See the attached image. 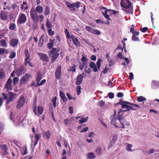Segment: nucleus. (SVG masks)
I'll list each match as a JSON object with an SVG mask.
<instances>
[{
  "mask_svg": "<svg viewBox=\"0 0 159 159\" xmlns=\"http://www.w3.org/2000/svg\"><path fill=\"white\" fill-rule=\"evenodd\" d=\"M120 5L123 8L122 10L126 13L132 14L133 12V7L131 2L129 0H121Z\"/></svg>",
  "mask_w": 159,
  "mask_h": 159,
  "instance_id": "obj_1",
  "label": "nucleus"
},
{
  "mask_svg": "<svg viewBox=\"0 0 159 159\" xmlns=\"http://www.w3.org/2000/svg\"><path fill=\"white\" fill-rule=\"evenodd\" d=\"M131 105L136 107L139 108H140V107L139 105L133 104L128 102L124 101L123 100H122L121 107L122 108H125L126 109V110H125L126 112L130 110L135 111L136 110V109H135V108L132 106Z\"/></svg>",
  "mask_w": 159,
  "mask_h": 159,
  "instance_id": "obj_2",
  "label": "nucleus"
},
{
  "mask_svg": "<svg viewBox=\"0 0 159 159\" xmlns=\"http://www.w3.org/2000/svg\"><path fill=\"white\" fill-rule=\"evenodd\" d=\"M101 60L100 58H99L96 62V65L95 63L93 61H91L89 64L90 68L93 69V71L94 72L98 71L100 69L101 66Z\"/></svg>",
  "mask_w": 159,
  "mask_h": 159,
  "instance_id": "obj_3",
  "label": "nucleus"
},
{
  "mask_svg": "<svg viewBox=\"0 0 159 159\" xmlns=\"http://www.w3.org/2000/svg\"><path fill=\"white\" fill-rule=\"evenodd\" d=\"M66 4L67 7L71 11L75 12L76 11L75 8H79L80 7L81 2L80 1H78L76 3L71 4L68 1H67Z\"/></svg>",
  "mask_w": 159,
  "mask_h": 159,
  "instance_id": "obj_4",
  "label": "nucleus"
},
{
  "mask_svg": "<svg viewBox=\"0 0 159 159\" xmlns=\"http://www.w3.org/2000/svg\"><path fill=\"white\" fill-rule=\"evenodd\" d=\"M7 95L8 96V98L6 103V108L7 110H8L10 108V107H7V105H8L11 102H12V101H13V100L15 98V96L16 95V94L15 93H13L11 91H10L9 92Z\"/></svg>",
  "mask_w": 159,
  "mask_h": 159,
  "instance_id": "obj_5",
  "label": "nucleus"
},
{
  "mask_svg": "<svg viewBox=\"0 0 159 159\" xmlns=\"http://www.w3.org/2000/svg\"><path fill=\"white\" fill-rule=\"evenodd\" d=\"M30 16L32 20L36 22L39 21V16L33 8H32L30 11Z\"/></svg>",
  "mask_w": 159,
  "mask_h": 159,
  "instance_id": "obj_6",
  "label": "nucleus"
},
{
  "mask_svg": "<svg viewBox=\"0 0 159 159\" xmlns=\"http://www.w3.org/2000/svg\"><path fill=\"white\" fill-rule=\"evenodd\" d=\"M25 99L23 95H21L17 103L16 108L17 109H20L25 103Z\"/></svg>",
  "mask_w": 159,
  "mask_h": 159,
  "instance_id": "obj_7",
  "label": "nucleus"
},
{
  "mask_svg": "<svg viewBox=\"0 0 159 159\" xmlns=\"http://www.w3.org/2000/svg\"><path fill=\"white\" fill-rule=\"evenodd\" d=\"M16 70V75L19 77V76H20L26 72L27 71V69L25 65H22L20 68H18Z\"/></svg>",
  "mask_w": 159,
  "mask_h": 159,
  "instance_id": "obj_8",
  "label": "nucleus"
},
{
  "mask_svg": "<svg viewBox=\"0 0 159 159\" xmlns=\"http://www.w3.org/2000/svg\"><path fill=\"white\" fill-rule=\"evenodd\" d=\"M27 17L26 15L23 13H20L18 16V19L17 20V23L18 24H22L25 23L27 21Z\"/></svg>",
  "mask_w": 159,
  "mask_h": 159,
  "instance_id": "obj_9",
  "label": "nucleus"
},
{
  "mask_svg": "<svg viewBox=\"0 0 159 159\" xmlns=\"http://www.w3.org/2000/svg\"><path fill=\"white\" fill-rule=\"evenodd\" d=\"M61 66L59 65L56 70L55 73V77L57 79H61Z\"/></svg>",
  "mask_w": 159,
  "mask_h": 159,
  "instance_id": "obj_10",
  "label": "nucleus"
},
{
  "mask_svg": "<svg viewBox=\"0 0 159 159\" xmlns=\"http://www.w3.org/2000/svg\"><path fill=\"white\" fill-rule=\"evenodd\" d=\"M40 59L43 62H48L49 61V57L47 55L41 52L37 53Z\"/></svg>",
  "mask_w": 159,
  "mask_h": 159,
  "instance_id": "obj_11",
  "label": "nucleus"
},
{
  "mask_svg": "<svg viewBox=\"0 0 159 159\" xmlns=\"http://www.w3.org/2000/svg\"><path fill=\"white\" fill-rule=\"evenodd\" d=\"M84 73L80 74H79L76 78V85H79L81 84L84 78Z\"/></svg>",
  "mask_w": 159,
  "mask_h": 159,
  "instance_id": "obj_12",
  "label": "nucleus"
},
{
  "mask_svg": "<svg viewBox=\"0 0 159 159\" xmlns=\"http://www.w3.org/2000/svg\"><path fill=\"white\" fill-rule=\"evenodd\" d=\"M0 148L1 150V153L3 157L4 155H6L8 154L7 152L8 148L6 145H0Z\"/></svg>",
  "mask_w": 159,
  "mask_h": 159,
  "instance_id": "obj_13",
  "label": "nucleus"
},
{
  "mask_svg": "<svg viewBox=\"0 0 159 159\" xmlns=\"http://www.w3.org/2000/svg\"><path fill=\"white\" fill-rule=\"evenodd\" d=\"M12 83V80L11 77H10L7 80L5 85V88L7 90H12V87L11 85Z\"/></svg>",
  "mask_w": 159,
  "mask_h": 159,
  "instance_id": "obj_14",
  "label": "nucleus"
},
{
  "mask_svg": "<svg viewBox=\"0 0 159 159\" xmlns=\"http://www.w3.org/2000/svg\"><path fill=\"white\" fill-rule=\"evenodd\" d=\"M117 117L118 120L120 122V123L122 125V128L123 129H124L125 127L124 123L125 122V119L123 115V113L119 115H118V114Z\"/></svg>",
  "mask_w": 159,
  "mask_h": 159,
  "instance_id": "obj_15",
  "label": "nucleus"
},
{
  "mask_svg": "<svg viewBox=\"0 0 159 159\" xmlns=\"http://www.w3.org/2000/svg\"><path fill=\"white\" fill-rule=\"evenodd\" d=\"M112 9H107L104 12L102 13V15H103L105 18L108 20H111V19L109 17V15H112Z\"/></svg>",
  "mask_w": 159,
  "mask_h": 159,
  "instance_id": "obj_16",
  "label": "nucleus"
},
{
  "mask_svg": "<svg viewBox=\"0 0 159 159\" xmlns=\"http://www.w3.org/2000/svg\"><path fill=\"white\" fill-rule=\"evenodd\" d=\"M0 17L1 19L5 20L8 18V12L4 11H2L0 13Z\"/></svg>",
  "mask_w": 159,
  "mask_h": 159,
  "instance_id": "obj_17",
  "label": "nucleus"
},
{
  "mask_svg": "<svg viewBox=\"0 0 159 159\" xmlns=\"http://www.w3.org/2000/svg\"><path fill=\"white\" fill-rule=\"evenodd\" d=\"M30 78V75L29 74H25V76L22 77L20 80V82L21 84H24L25 82L28 81Z\"/></svg>",
  "mask_w": 159,
  "mask_h": 159,
  "instance_id": "obj_18",
  "label": "nucleus"
},
{
  "mask_svg": "<svg viewBox=\"0 0 159 159\" xmlns=\"http://www.w3.org/2000/svg\"><path fill=\"white\" fill-rule=\"evenodd\" d=\"M70 38L72 39L73 43L76 46L79 47L80 46V42L79 41L77 38L73 35H71Z\"/></svg>",
  "mask_w": 159,
  "mask_h": 159,
  "instance_id": "obj_19",
  "label": "nucleus"
},
{
  "mask_svg": "<svg viewBox=\"0 0 159 159\" xmlns=\"http://www.w3.org/2000/svg\"><path fill=\"white\" fill-rule=\"evenodd\" d=\"M139 31H135L134 34H132V39L135 41H139L140 39L138 36L139 35Z\"/></svg>",
  "mask_w": 159,
  "mask_h": 159,
  "instance_id": "obj_20",
  "label": "nucleus"
},
{
  "mask_svg": "<svg viewBox=\"0 0 159 159\" xmlns=\"http://www.w3.org/2000/svg\"><path fill=\"white\" fill-rule=\"evenodd\" d=\"M19 40L16 39H12L10 42V45L14 47L19 43Z\"/></svg>",
  "mask_w": 159,
  "mask_h": 159,
  "instance_id": "obj_21",
  "label": "nucleus"
},
{
  "mask_svg": "<svg viewBox=\"0 0 159 159\" xmlns=\"http://www.w3.org/2000/svg\"><path fill=\"white\" fill-rule=\"evenodd\" d=\"M117 135L116 134L114 135L113 136L112 140L110 142L109 144V147H112L113 144H114L116 143L117 139Z\"/></svg>",
  "mask_w": 159,
  "mask_h": 159,
  "instance_id": "obj_22",
  "label": "nucleus"
},
{
  "mask_svg": "<svg viewBox=\"0 0 159 159\" xmlns=\"http://www.w3.org/2000/svg\"><path fill=\"white\" fill-rule=\"evenodd\" d=\"M60 96L63 102H66L68 100V99L65 96L63 92L61 91H60Z\"/></svg>",
  "mask_w": 159,
  "mask_h": 159,
  "instance_id": "obj_23",
  "label": "nucleus"
},
{
  "mask_svg": "<svg viewBox=\"0 0 159 159\" xmlns=\"http://www.w3.org/2000/svg\"><path fill=\"white\" fill-rule=\"evenodd\" d=\"M81 61H82V63L85 66H87L88 65L87 62L88 61V58L85 55H83L81 59Z\"/></svg>",
  "mask_w": 159,
  "mask_h": 159,
  "instance_id": "obj_24",
  "label": "nucleus"
},
{
  "mask_svg": "<svg viewBox=\"0 0 159 159\" xmlns=\"http://www.w3.org/2000/svg\"><path fill=\"white\" fill-rule=\"evenodd\" d=\"M59 50L57 49L56 48H53L50 52L48 53V55L49 56H51V55H55L56 54H59L58 53Z\"/></svg>",
  "mask_w": 159,
  "mask_h": 159,
  "instance_id": "obj_25",
  "label": "nucleus"
},
{
  "mask_svg": "<svg viewBox=\"0 0 159 159\" xmlns=\"http://www.w3.org/2000/svg\"><path fill=\"white\" fill-rule=\"evenodd\" d=\"M30 60V59H25V62H24V64L25 66H26L28 64L29 66L30 67H34V65L31 62H30L29 60Z\"/></svg>",
  "mask_w": 159,
  "mask_h": 159,
  "instance_id": "obj_26",
  "label": "nucleus"
},
{
  "mask_svg": "<svg viewBox=\"0 0 159 159\" xmlns=\"http://www.w3.org/2000/svg\"><path fill=\"white\" fill-rule=\"evenodd\" d=\"M36 12H38L39 13H41L43 12V8L42 7L40 6H37L35 10Z\"/></svg>",
  "mask_w": 159,
  "mask_h": 159,
  "instance_id": "obj_27",
  "label": "nucleus"
},
{
  "mask_svg": "<svg viewBox=\"0 0 159 159\" xmlns=\"http://www.w3.org/2000/svg\"><path fill=\"white\" fill-rule=\"evenodd\" d=\"M43 43L44 35H43L41 36V37H40L39 39L38 45L39 47H41L43 46Z\"/></svg>",
  "mask_w": 159,
  "mask_h": 159,
  "instance_id": "obj_28",
  "label": "nucleus"
},
{
  "mask_svg": "<svg viewBox=\"0 0 159 159\" xmlns=\"http://www.w3.org/2000/svg\"><path fill=\"white\" fill-rule=\"evenodd\" d=\"M59 55L60 54H56L55 55H52L51 56L52 57L51 61L52 63H53L55 61Z\"/></svg>",
  "mask_w": 159,
  "mask_h": 159,
  "instance_id": "obj_29",
  "label": "nucleus"
},
{
  "mask_svg": "<svg viewBox=\"0 0 159 159\" xmlns=\"http://www.w3.org/2000/svg\"><path fill=\"white\" fill-rule=\"evenodd\" d=\"M40 134H37L35 135V141L34 142V147H35L36 146V145L37 144L40 138L41 137H40Z\"/></svg>",
  "mask_w": 159,
  "mask_h": 159,
  "instance_id": "obj_30",
  "label": "nucleus"
},
{
  "mask_svg": "<svg viewBox=\"0 0 159 159\" xmlns=\"http://www.w3.org/2000/svg\"><path fill=\"white\" fill-rule=\"evenodd\" d=\"M87 158L88 159H93L96 156L93 152H90L87 154Z\"/></svg>",
  "mask_w": 159,
  "mask_h": 159,
  "instance_id": "obj_31",
  "label": "nucleus"
},
{
  "mask_svg": "<svg viewBox=\"0 0 159 159\" xmlns=\"http://www.w3.org/2000/svg\"><path fill=\"white\" fill-rule=\"evenodd\" d=\"M42 78V77L41 73L40 72H38L37 76V79H36L37 83H39Z\"/></svg>",
  "mask_w": 159,
  "mask_h": 159,
  "instance_id": "obj_32",
  "label": "nucleus"
},
{
  "mask_svg": "<svg viewBox=\"0 0 159 159\" xmlns=\"http://www.w3.org/2000/svg\"><path fill=\"white\" fill-rule=\"evenodd\" d=\"M46 27L48 29H50L52 28V24L51 22L47 19L46 21Z\"/></svg>",
  "mask_w": 159,
  "mask_h": 159,
  "instance_id": "obj_33",
  "label": "nucleus"
},
{
  "mask_svg": "<svg viewBox=\"0 0 159 159\" xmlns=\"http://www.w3.org/2000/svg\"><path fill=\"white\" fill-rule=\"evenodd\" d=\"M152 86L153 88H154L155 87L159 86V82L155 80L153 81L152 83Z\"/></svg>",
  "mask_w": 159,
  "mask_h": 159,
  "instance_id": "obj_34",
  "label": "nucleus"
},
{
  "mask_svg": "<svg viewBox=\"0 0 159 159\" xmlns=\"http://www.w3.org/2000/svg\"><path fill=\"white\" fill-rule=\"evenodd\" d=\"M50 13V8L48 6H47L45 8V11H44V15L46 16H47L49 15Z\"/></svg>",
  "mask_w": 159,
  "mask_h": 159,
  "instance_id": "obj_35",
  "label": "nucleus"
},
{
  "mask_svg": "<svg viewBox=\"0 0 159 159\" xmlns=\"http://www.w3.org/2000/svg\"><path fill=\"white\" fill-rule=\"evenodd\" d=\"M25 54L26 57L25 59H30V55L28 49L25 50Z\"/></svg>",
  "mask_w": 159,
  "mask_h": 159,
  "instance_id": "obj_36",
  "label": "nucleus"
},
{
  "mask_svg": "<svg viewBox=\"0 0 159 159\" xmlns=\"http://www.w3.org/2000/svg\"><path fill=\"white\" fill-rule=\"evenodd\" d=\"M0 44L2 47H7L6 42L4 39H2L0 41Z\"/></svg>",
  "mask_w": 159,
  "mask_h": 159,
  "instance_id": "obj_37",
  "label": "nucleus"
},
{
  "mask_svg": "<svg viewBox=\"0 0 159 159\" xmlns=\"http://www.w3.org/2000/svg\"><path fill=\"white\" fill-rule=\"evenodd\" d=\"M76 66L75 65H74L73 66H70V69H68V71L74 72L76 71Z\"/></svg>",
  "mask_w": 159,
  "mask_h": 159,
  "instance_id": "obj_38",
  "label": "nucleus"
},
{
  "mask_svg": "<svg viewBox=\"0 0 159 159\" xmlns=\"http://www.w3.org/2000/svg\"><path fill=\"white\" fill-rule=\"evenodd\" d=\"M137 100L138 102H142L146 101V98L142 96H140L138 97Z\"/></svg>",
  "mask_w": 159,
  "mask_h": 159,
  "instance_id": "obj_39",
  "label": "nucleus"
},
{
  "mask_svg": "<svg viewBox=\"0 0 159 159\" xmlns=\"http://www.w3.org/2000/svg\"><path fill=\"white\" fill-rule=\"evenodd\" d=\"M102 149L101 147H99L97 148L95 150V152L97 154L100 155L102 153Z\"/></svg>",
  "mask_w": 159,
  "mask_h": 159,
  "instance_id": "obj_40",
  "label": "nucleus"
},
{
  "mask_svg": "<svg viewBox=\"0 0 159 159\" xmlns=\"http://www.w3.org/2000/svg\"><path fill=\"white\" fill-rule=\"evenodd\" d=\"M4 125L2 122H0V134H1L4 129Z\"/></svg>",
  "mask_w": 159,
  "mask_h": 159,
  "instance_id": "obj_41",
  "label": "nucleus"
},
{
  "mask_svg": "<svg viewBox=\"0 0 159 159\" xmlns=\"http://www.w3.org/2000/svg\"><path fill=\"white\" fill-rule=\"evenodd\" d=\"M37 111L38 113L40 114H42L43 111V107L41 106H39L37 107Z\"/></svg>",
  "mask_w": 159,
  "mask_h": 159,
  "instance_id": "obj_42",
  "label": "nucleus"
},
{
  "mask_svg": "<svg viewBox=\"0 0 159 159\" xmlns=\"http://www.w3.org/2000/svg\"><path fill=\"white\" fill-rule=\"evenodd\" d=\"M71 120L70 119L67 118L64 120V122L66 126H68L70 123Z\"/></svg>",
  "mask_w": 159,
  "mask_h": 159,
  "instance_id": "obj_43",
  "label": "nucleus"
},
{
  "mask_svg": "<svg viewBox=\"0 0 159 159\" xmlns=\"http://www.w3.org/2000/svg\"><path fill=\"white\" fill-rule=\"evenodd\" d=\"M81 87L80 86L78 85L76 88V93L77 95H79L81 93Z\"/></svg>",
  "mask_w": 159,
  "mask_h": 159,
  "instance_id": "obj_44",
  "label": "nucleus"
},
{
  "mask_svg": "<svg viewBox=\"0 0 159 159\" xmlns=\"http://www.w3.org/2000/svg\"><path fill=\"white\" fill-rule=\"evenodd\" d=\"M44 136H46L47 139H48L51 137V133L49 130L45 132L44 135Z\"/></svg>",
  "mask_w": 159,
  "mask_h": 159,
  "instance_id": "obj_45",
  "label": "nucleus"
},
{
  "mask_svg": "<svg viewBox=\"0 0 159 159\" xmlns=\"http://www.w3.org/2000/svg\"><path fill=\"white\" fill-rule=\"evenodd\" d=\"M132 147L133 145L131 144L127 145L126 148V151L129 152H132V149L131 148Z\"/></svg>",
  "mask_w": 159,
  "mask_h": 159,
  "instance_id": "obj_46",
  "label": "nucleus"
},
{
  "mask_svg": "<svg viewBox=\"0 0 159 159\" xmlns=\"http://www.w3.org/2000/svg\"><path fill=\"white\" fill-rule=\"evenodd\" d=\"M57 99V97L55 96L52 99V103H53V106L54 108H55L56 107V100Z\"/></svg>",
  "mask_w": 159,
  "mask_h": 159,
  "instance_id": "obj_47",
  "label": "nucleus"
},
{
  "mask_svg": "<svg viewBox=\"0 0 159 159\" xmlns=\"http://www.w3.org/2000/svg\"><path fill=\"white\" fill-rule=\"evenodd\" d=\"M16 27V25L14 23H11L9 27V29L11 30H14Z\"/></svg>",
  "mask_w": 159,
  "mask_h": 159,
  "instance_id": "obj_48",
  "label": "nucleus"
},
{
  "mask_svg": "<svg viewBox=\"0 0 159 159\" xmlns=\"http://www.w3.org/2000/svg\"><path fill=\"white\" fill-rule=\"evenodd\" d=\"M65 32L66 34V38L67 39H69L70 38V37L71 35H70V34L69 33V31H68V30L67 29H65Z\"/></svg>",
  "mask_w": 159,
  "mask_h": 159,
  "instance_id": "obj_49",
  "label": "nucleus"
},
{
  "mask_svg": "<svg viewBox=\"0 0 159 159\" xmlns=\"http://www.w3.org/2000/svg\"><path fill=\"white\" fill-rule=\"evenodd\" d=\"M88 117H87L86 118H82L80 119V120H79L80 123L82 124L83 123L86 122L88 120Z\"/></svg>",
  "mask_w": 159,
  "mask_h": 159,
  "instance_id": "obj_50",
  "label": "nucleus"
},
{
  "mask_svg": "<svg viewBox=\"0 0 159 159\" xmlns=\"http://www.w3.org/2000/svg\"><path fill=\"white\" fill-rule=\"evenodd\" d=\"M5 76V73L2 71H0V80H2Z\"/></svg>",
  "mask_w": 159,
  "mask_h": 159,
  "instance_id": "obj_51",
  "label": "nucleus"
},
{
  "mask_svg": "<svg viewBox=\"0 0 159 159\" xmlns=\"http://www.w3.org/2000/svg\"><path fill=\"white\" fill-rule=\"evenodd\" d=\"M48 34L49 35L51 36H52L54 35L55 32L54 31L52 30V28L49 29L48 30Z\"/></svg>",
  "mask_w": 159,
  "mask_h": 159,
  "instance_id": "obj_52",
  "label": "nucleus"
},
{
  "mask_svg": "<svg viewBox=\"0 0 159 159\" xmlns=\"http://www.w3.org/2000/svg\"><path fill=\"white\" fill-rule=\"evenodd\" d=\"M92 33L97 35H99L101 34L100 31L97 30H93Z\"/></svg>",
  "mask_w": 159,
  "mask_h": 159,
  "instance_id": "obj_53",
  "label": "nucleus"
},
{
  "mask_svg": "<svg viewBox=\"0 0 159 159\" xmlns=\"http://www.w3.org/2000/svg\"><path fill=\"white\" fill-rule=\"evenodd\" d=\"M19 80V78L18 77H15L13 79V84L15 85L18 83Z\"/></svg>",
  "mask_w": 159,
  "mask_h": 159,
  "instance_id": "obj_54",
  "label": "nucleus"
},
{
  "mask_svg": "<svg viewBox=\"0 0 159 159\" xmlns=\"http://www.w3.org/2000/svg\"><path fill=\"white\" fill-rule=\"evenodd\" d=\"M53 42H51L48 43L47 44V47L48 49H51L53 47Z\"/></svg>",
  "mask_w": 159,
  "mask_h": 159,
  "instance_id": "obj_55",
  "label": "nucleus"
},
{
  "mask_svg": "<svg viewBox=\"0 0 159 159\" xmlns=\"http://www.w3.org/2000/svg\"><path fill=\"white\" fill-rule=\"evenodd\" d=\"M11 54L9 56V57L11 58H13L16 56V53L15 52H11Z\"/></svg>",
  "mask_w": 159,
  "mask_h": 159,
  "instance_id": "obj_56",
  "label": "nucleus"
},
{
  "mask_svg": "<svg viewBox=\"0 0 159 159\" xmlns=\"http://www.w3.org/2000/svg\"><path fill=\"white\" fill-rule=\"evenodd\" d=\"M85 29L88 31L92 33L93 29L91 27H89V26H86L85 27Z\"/></svg>",
  "mask_w": 159,
  "mask_h": 159,
  "instance_id": "obj_57",
  "label": "nucleus"
},
{
  "mask_svg": "<svg viewBox=\"0 0 159 159\" xmlns=\"http://www.w3.org/2000/svg\"><path fill=\"white\" fill-rule=\"evenodd\" d=\"M46 81V80L45 79L43 80H42L39 83H37V86H41L43 84H44V83H45V82Z\"/></svg>",
  "mask_w": 159,
  "mask_h": 159,
  "instance_id": "obj_58",
  "label": "nucleus"
},
{
  "mask_svg": "<svg viewBox=\"0 0 159 159\" xmlns=\"http://www.w3.org/2000/svg\"><path fill=\"white\" fill-rule=\"evenodd\" d=\"M25 149L24 152H23L21 153V154H22V155H23V156H25L28 153V152L27 151V148L26 145H25Z\"/></svg>",
  "mask_w": 159,
  "mask_h": 159,
  "instance_id": "obj_59",
  "label": "nucleus"
},
{
  "mask_svg": "<svg viewBox=\"0 0 159 159\" xmlns=\"http://www.w3.org/2000/svg\"><path fill=\"white\" fill-rule=\"evenodd\" d=\"M105 104V102L103 101H102V100L100 101L98 103L99 105L101 107H103Z\"/></svg>",
  "mask_w": 159,
  "mask_h": 159,
  "instance_id": "obj_60",
  "label": "nucleus"
},
{
  "mask_svg": "<svg viewBox=\"0 0 159 159\" xmlns=\"http://www.w3.org/2000/svg\"><path fill=\"white\" fill-rule=\"evenodd\" d=\"M111 123L112 124L114 125L116 127H117L116 124V118L111 120Z\"/></svg>",
  "mask_w": 159,
  "mask_h": 159,
  "instance_id": "obj_61",
  "label": "nucleus"
},
{
  "mask_svg": "<svg viewBox=\"0 0 159 159\" xmlns=\"http://www.w3.org/2000/svg\"><path fill=\"white\" fill-rule=\"evenodd\" d=\"M5 51V49L3 48H0V55L3 54Z\"/></svg>",
  "mask_w": 159,
  "mask_h": 159,
  "instance_id": "obj_62",
  "label": "nucleus"
},
{
  "mask_svg": "<svg viewBox=\"0 0 159 159\" xmlns=\"http://www.w3.org/2000/svg\"><path fill=\"white\" fill-rule=\"evenodd\" d=\"M108 61H109V66H111L113 65L114 63L113 61L111 60V59H109V58L108 59Z\"/></svg>",
  "mask_w": 159,
  "mask_h": 159,
  "instance_id": "obj_63",
  "label": "nucleus"
},
{
  "mask_svg": "<svg viewBox=\"0 0 159 159\" xmlns=\"http://www.w3.org/2000/svg\"><path fill=\"white\" fill-rule=\"evenodd\" d=\"M108 96H109L110 98L112 99L114 98V93H110L108 94Z\"/></svg>",
  "mask_w": 159,
  "mask_h": 159,
  "instance_id": "obj_64",
  "label": "nucleus"
}]
</instances>
